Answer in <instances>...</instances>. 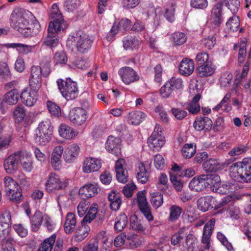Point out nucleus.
I'll list each match as a JSON object with an SVG mask.
<instances>
[{
	"instance_id": "3c124183",
	"label": "nucleus",
	"mask_w": 251,
	"mask_h": 251,
	"mask_svg": "<svg viewBox=\"0 0 251 251\" xmlns=\"http://www.w3.org/2000/svg\"><path fill=\"white\" fill-rule=\"evenodd\" d=\"M151 202L152 205L155 208L159 207L163 202V195L159 192L151 193Z\"/></svg>"
},
{
	"instance_id": "4468645a",
	"label": "nucleus",
	"mask_w": 251,
	"mask_h": 251,
	"mask_svg": "<svg viewBox=\"0 0 251 251\" xmlns=\"http://www.w3.org/2000/svg\"><path fill=\"white\" fill-rule=\"evenodd\" d=\"M11 224V216L8 211L0 214V238L3 239L9 233V226Z\"/></svg>"
},
{
	"instance_id": "bb28decb",
	"label": "nucleus",
	"mask_w": 251,
	"mask_h": 251,
	"mask_svg": "<svg viewBox=\"0 0 251 251\" xmlns=\"http://www.w3.org/2000/svg\"><path fill=\"white\" fill-rule=\"evenodd\" d=\"M136 178L138 182L142 184L146 183L149 180V174L147 171L143 163H139L136 170Z\"/></svg>"
},
{
	"instance_id": "f704fd0d",
	"label": "nucleus",
	"mask_w": 251,
	"mask_h": 251,
	"mask_svg": "<svg viewBox=\"0 0 251 251\" xmlns=\"http://www.w3.org/2000/svg\"><path fill=\"white\" fill-rule=\"evenodd\" d=\"M56 238V234H53L50 237L45 239L37 251H51Z\"/></svg>"
},
{
	"instance_id": "052dcab7",
	"label": "nucleus",
	"mask_w": 251,
	"mask_h": 251,
	"mask_svg": "<svg viewBox=\"0 0 251 251\" xmlns=\"http://www.w3.org/2000/svg\"><path fill=\"white\" fill-rule=\"evenodd\" d=\"M172 87V86L167 81L160 89L161 96L163 98H169L174 91Z\"/></svg>"
},
{
	"instance_id": "f257e3e1",
	"label": "nucleus",
	"mask_w": 251,
	"mask_h": 251,
	"mask_svg": "<svg viewBox=\"0 0 251 251\" xmlns=\"http://www.w3.org/2000/svg\"><path fill=\"white\" fill-rule=\"evenodd\" d=\"M10 25L25 37H30L37 35L40 30L39 22L34 19L29 25L27 13L24 9H15L10 17Z\"/></svg>"
},
{
	"instance_id": "338daca9",
	"label": "nucleus",
	"mask_w": 251,
	"mask_h": 251,
	"mask_svg": "<svg viewBox=\"0 0 251 251\" xmlns=\"http://www.w3.org/2000/svg\"><path fill=\"white\" fill-rule=\"evenodd\" d=\"M232 79V75L229 72L223 73L220 78L221 85L222 87H227L231 82Z\"/></svg>"
},
{
	"instance_id": "f8f14e48",
	"label": "nucleus",
	"mask_w": 251,
	"mask_h": 251,
	"mask_svg": "<svg viewBox=\"0 0 251 251\" xmlns=\"http://www.w3.org/2000/svg\"><path fill=\"white\" fill-rule=\"evenodd\" d=\"M42 73L39 66H33L30 69L29 86L31 89L38 91L41 86Z\"/></svg>"
},
{
	"instance_id": "6e6552de",
	"label": "nucleus",
	"mask_w": 251,
	"mask_h": 251,
	"mask_svg": "<svg viewBox=\"0 0 251 251\" xmlns=\"http://www.w3.org/2000/svg\"><path fill=\"white\" fill-rule=\"evenodd\" d=\"M163 128L162 126H155L153 132L148 139L149 146L153 150H158L165 144L164 136H162Z\"/></svg>"
},
{
	"instance_id": "b1692460",
	"label": "nucleus",
	"mask_w": 251,
	"mask_h": 251,
	"mask_svg": "<svg viewBox=\"0 0 251 251\" xmlns=\"http://www.w3.org/2000/svg\"><path fill=\"white\" fill-rule=\"evenodd\" d=\"M120 139L110 136L106 142V149L109 152L117 155L120 152Z\"/></svg>"
},
{
	"instance_id": "2eb2a0df",
	"label": "nucleus",
	"mask_w": 251,
	"mask_h": 251,
	"mask_svg": "<svg viewBox=\"0 0 251 251\" xmlns=\"http://www.w3.org/2000/svg\"><path fill=\"white\" fill-rule=\"evenodd\" d=\"M69 118L74 124L81 126L87 119V112L83 108L76 107L70 111Z\"/></svg>"
},
{
	"instance_id": "58836bf2",
	"label": "nucleus",
	"mask_w": 251,
	"mask_h": 251,
	"mask_svg": "<svg viewBox=\"0 0 251 251\" xmlns=\"http://www.w3.org/2000/svg\"><path fill=\"white\" fill-rule=\"evenodd\" d=\"M50 63V58L46 56L42 60L40 63L39 67L41 68V72L44 77L48 76L51 72Z\"/></svg>"
},
{
	"instance_id": "5701e85b",
	"label": "nucleus",
	"mask_w": 251,
	"mask_h": 251,
	"mask_svg": "<svg viewBox=\"0 0 251 251\" xmlns=\"http://www.w3.org/2000/svg\"><path fill=\"white\" fill-rule=\"evenodd\" d=\"M194 70V62L191 59L184 58L181 61L179 66L180 74L187 76L191 75Z\"/></svg>"
},
{
	"instance_id": "e433bc0d",
	"label": "nucleus",
	"mask_w": 251,
	"mask_h": 251,
	"mask_svg": "<svg viewBox=\"0 0 251 251\" xmlns=\"http://www.w3.org/2000/svg\"><path fill=\"white\" fill-rule=\"evenodd\" d=\"M142 242L139 236L136 234L126 235V245L131 248H137L141 245Z\"/></svg>"
},
{
	"instance_id": "13d9d810",
	"label": "nucleus",
	"mask_w": 251,
	"mask_h": 251,
	"mask_svg": "<svg viewBox=\"0 0 251 251\" xmlns=\"http://www.w3.org/2000/svg\"><path fill=\"white\" fill-rule=\"evenodd\" d=\"M139 41L133 37L126 38L123 40V47L126 50H132L138 44Z\"/></svg>"
},
{
	"instance_id": "473e14b6",
	"label": "nucleus",
	"mask_w": 251,
	"mask_h": 251,
	"mask_svg": "<svg viewBox=\"0 0 251 251\" xmlns=\"http://www.w3.org/2000/svg\"><path fill=\"white\" fill-rule=\"evenodd\" d=\"M19 97V93L17 90H12L4 95V102L9 105L16 104L18 101Z\"/></svg>"
},
{
	"instance_id": "412c9836",
	"label": "nucleus",
	"mask_w": 251,
	"mask_h": 251,
	"mask_svg": "<svg viewBox=\"0 0 251 251\" xmlns=\"http://www.w3.org/2000/svg\"><path fill=\"white\" fill-rule=\"evenodd\" d=\"M205 175L194 177L190 182L189 187L192 190L200 192L206 188Z\"/></svg>"
},
{
	"instance_id": "8fccbe9b",
	"label": "nucleus",
	"mask_w": 251,
	"mask_h": 251,
	"mask_svg": "<svg viewBox=\"0 0 251 251\" xmlns=\"http://www.w3.org/2000/svg\"><path fill=\"white\" fill-rule=\"evenodd\" d=\"M25 116L24 108L21 106H17L13 111V117L15 123L19 124L22 122Z\"/></svg>"
},
{
	"instance_id": "f3484780",
	"label": "nucleus",
	"mask_w": 251,
	"mask_h": 251,
	"mask_svg": "<svg viewBox=\"0 0 251 251\" xmlns=\"http://www.w3.org/2000/svg\"><path fill=\"white\" fill-rule=\"evenodd\" d=\"M131 25L130 20L127 18H123L119 23L118 25H113L110 31L106 36L108 40H112L113 36L117 33L118 30L124 32L129 29Z\"/></svg>"
},
{
	"instance_id": "37998d69",
	"label": "nucleus",
	"mask_w": 251,
	"mask_h": 251,
	"mask_svg": "<svg viewBox=\"0 0 251 251\" xmlns=\"http://www.w3.org/2000/svg\"><path fill=\"white\" fill-rule=\"evenodd\" d=\"M98 208V205L95 203L89 207L88 213L83 219V223H90L96 218Z\"/></svg>"
},
{
	"instance_id": "a878e982",
	"label": "nucleus",
	"mask_w": 251,
	"mask_h": 251,
	"mask_svg": "<svg viewBox=\"0 0 251 251\" xmlns=\"http://www.w3.org/2000/svg\"><path fill=\"white\" fill-rule=\"evenodd\" d=\"M58 133L61 137L67 140L75 138L78 134V131L72 126H59Z\"/></svg>"
},
{
	"instance_id": "4c0bfd02",
	"label": "nucleus",
	"mask_w": 251,
	"mask_h": 251,
	"mask_svg": "<svg viewBox=\"0 0 251 251\" xmlns=\"http://www.w3.org/2000/svg\"><path fill=\"white\" fill-rule=\"evenodd\" d=\"M108 199L110 202V205L113 210H117L119 209L122 201L119 194H116L115 192L109 194Z\"/></svg>"
},
{
	"instance_id": "de8ad7c7",
	"label": "nucleus",
	"mask_w": 251,
	"mask_h": 251,
	"mask_svg": "<svg viewBox=\"0 0 251 251\" xmlns=\"http://www.w3.org/2000/svg\"><path fill=\"white\" fill-rule=\"evenodd\" d=\"M173 41L175 45L180 46L185 43L187 39L186 35L183 32H176L172 35Z\"/></svg>"
},
{
	"instance_id": "cd10ccee",
	"label": "nucleus",
	"mask_w": 251,
	"mask_h": 251,
	"mask_svg": "<svg viewBox=\"0 0 251 251\" xmlns=\"http://www.w3.org/2000/svg\"><path fill=\"white\" fill-rule=\"evenodd\" d=\"M214 71L215 69L211 63L199 65L196 69V73L201 77L210 76Z\"/></svg>"
},
{
	"instance_id": "9d476101",
	"label": "nucleus",
	"mask_w": 251,
	"mask_h": 251,
	"mask_svg": "<svg viewBox=\"0 0 251 251\" xmlns=\"http://www.w3.org/2000/svg\"><path fill=\"white\" fill-rule=\"evenodd\" d=\"M215 219L212 218L204 226L201 243L204 249H209L210 247L211 236L215 227Z\"/></svg>"
},
{
	"instance_id": "ddd939ff",
	"label": "nucleus",
	"mask_w": 251,
	"mask_h": 251,
	"mask_svg": "<svg viewBox=\"0 0 251 251\" xmlns=\"http://www.w3.org/2000/svg\"><path fill=\"white\" fill-rule=\"evenodd\" d=\"M119 74L123 81L126 84L137 81L140 78L137 73L129 67L121 68L119 71Z\"/></svg>"
},
{
	"instance_id": "774afa93",
	"label": "nucleus",
	"mask_w": 251,
	"mask_h": 251,
	"mask_svg": "<svg viewBox=\"0 0 251 251\" xmlns=\"http://www.w3.org/2000/svg\"><path fill=\"white\" fill-rule=\"evenodd\" d=\"M89 208V203L86 201H80L77 207V213L80 217H82Z\"/></svg>"
},
{
	"instance_id": "6e6d98bb",
	"label": "nucleus",
	"mask_w": 251,
	"mask_h": 251,
	"mask_svg": "<svg viewBox=\"0 0 251 251\" xmlns=\"http://www.w3.org/2000/svg\"><path fill=\"white\" fill-rule=\"evenodd\" d=\"M47 107L50 113L54 116L59 117L61 115L60 107L56 103L50 101H48Z\"/></svg>"
},
{
	"instance_id": "a19ab883",
	"label": "nucleus",
	"mask_w": 251,
	"mask_h": 251,
	"mask_svg": "<svg viewBox=\"0 0 251 251\" xmlns=\"http://www.w3.org/2000/svg\"><path fill=\"white\" fill-rule=\"evenodd\" d=\"M147 115L141 111H136L130 114V123L134 126H137L145 119Z\"/></svg>"
},
{
	"instance_id": "ea45409f",
	"label": "nucleus",
	"mask_w": 251,
	"mask_h": 251,
	"mask_svg": "<svg viewBox=\"0 0 251 251\" xmlns=\"http://www.w3.org/2000/svg\"><path fill=\"white\" fill-rule=\"evenodd\" d=\"M206 186L209 187L213 190V188H217L221 183L220 176L216 174L205 175Z\"/></svg>"
},
{
	"instance_id": "680f3d73",
	"label": "nucleus",
	"mask_w": 251,
	"mask_h": 251,
	"mask_svg": "<svg viewBox=\"0 0 251 251\" xmlns=\"http://www.w3.org/2000/svg\"><path fill=\"white\" fill-rule=\"evenodd\" d=\"M202 43L205 48L208 50H211L216 43V37L213 36H209L202 39Z\"/></svg>"
},
{
	"instance_id": "c9c22d12",
	"label": "nucleus",
	"mask_w": 251,
	"mask_h": 251,
	"mask_svg": "<svg viewBox=\"0 0 251 251\" xmlns=\"http://www.w3.org/2000/svg\"><path fill=\"white\" fill-rule=\"evenodd\" d=\"M182 212V208L178 205H172L169 208L168 220L171 222H176Z\"/></svg>"
},
{
	"instance_id": "7ed1b4c3",
	"label": "nucleus",
	"mask_w": 251,
	"mask_h": 251,
	"mask_svg": "<svg viewBox=\"0 0 251 251\" xmlns=\"http://www.w3.org/2000/svg\"><path fill=\"white\" fill-rule=\"evenodd\" d=\"M229 175L233 179L242 182H251V158H245L242 161L229 166Z\"/></svg>"
},
{
	"instance_id": "4be33fe9",
	"label": "nucleus",
	"mask_w": 251,
	"mask_h": 251,
	"mask_svg": "<svg viewBox=\"0 0 251 251\" xmlns=\"http://www.w3.org/2000/svg\"><path fill=\"white\" fill-rule=\"evenodd\" d=\"M79 151V147L77 144L69 145L65 151L64 156L66 162L71 163L74 161L78 155Z\"/></svg>"
},
{
	"instance_id": "4d7b16f0",
	"label": "nucleus",
	"mask_w": 251,
	"mask_h": 251,
	"mask_svg": "<svg viewBox=\"0 0 251 251\" xmlns=\"http://www.w3.org/2000/svg\"><path fill=\"white\" fill-rule=\"evenodd\" d=\"M53 59L55 65L66 64L68 61L67 55L63 51L56 52L54 54Z\"/></svg>"
},
{
	"instance_id": "dca6fc26",
	"label": "nucleus",
	"mask_w": 251,
	"mask_h": 251,
	"mask_svg": "<svg viewBox=\"0 0 251 251\" xmlns=\"http://www.w3.org/2000/svg\"><path fill=\"white\" fill-rule=\"evenodd\" d=\"M101 167L100 159L94 157L86 158L82 165V171L85 173H91L98 171Z\"/></svg>"
},
{
	"instance_id": "c03bdc74",
	"label": "nucleus",
	"mask_w": 251,
	"mask_h": 251,
	"mask_svg": "<svg viewBox=\"0 0 251 251\" xmlns=\"http://www.w3.org/2000/svg\"><path fill=\"white\" fill-rule=\"evenodd\" d=\"M185 243L188 251H198V240L192 234H189L186 238Z\"/></svg>"
},
{
	"instance_id": "2f4dec72",
	"label": "nucleus",
	"mask_w": 251,
	"mask_h": 251,
	"mask_svg": "<svg viewBox=\"0 0 251 251\" xmlns=\"http://www.w3.org/2000/svg\"><path fill=\"white\" fill-rule=\"evenodd\" d=\"M44 218L43 214L40 211H36L31 218L30 223L33 231H36L42 225Z\"/></svg>"
},
{
	"instance_id": "1a4fd4ad",
	"label": "nucleus",
	"mask_w": 251,
	"mask_h": 251,
	"mask_svg": "<svg viewBox=\"0 0 251 251\" xmlns=\"http://www.w3.org/2000/svg\"><path fill=\"white\" fill-rule=\"evenodd\" d=\"M20 156V151H17L11 154L5 159L3 166L7 174H13L18 169Z\"/></svg>"
},
{
	"instance_id": "79ce46f5",
	"label": "nucleus",
	"mask_w": 251,
	"mask_h": 251,
	"mask_svg": "<svg viewBox=\"0 0 251 251\" xmlns=\"http://www.w3.org/2000/svg\"><path fill=\"white\" fill-rule=\"evenodd\" d=\"M3 251H16L13 248L15 241L13 238L9 236V233L5 236L3 239H0Z\"/></svg>"
},
{
	"instance_id": "603ef678",
	"label": "nucleus",
	"mask_w": 251,
	"mask_h": 251,
	"mask_svg": "<svg viewBox=\"0 0 251 251\" xmlns=\"http://www.w3.org/2000/svg\"><path fill=\"white\" fill-rule=\"evenodd\" d=\"M240 25L239 19L238 16L235 14L230 17L228 21L226 23L227 27L232 31H236Z\"/></svg>"
},
{
	"instance_id": "393cba45",
	"label": "nucleus",
	"mask_w": 251,
	"mask_h": 251,
	"mask_svg": "<svg viewBox=\"0 0 251 251\" xmlns=\"http://www.w3.org/2000/svg\"><path fill=\"white\" fill-rule=\"evenodd\" d=\"M214 202L213 197L207 196L199 198L197 201V205L200 210L205 212L213 208Z\"/></svg>"
},
{
	"instance_id": "9b49d317",
	"label": "nucleus",
	"mask_w": 251,
	"mask_h": 251,
	"mask_svg": "<svg viewBox=\"0 0 251 251\" xmlns=\"http://www.w3.org/2000/svg\"><path fill=\"white\" fill-rule=\"evenodd\" d=\"M75 47L77 51L81 53L87 52L91 47L93 39L86 34L81 35L75 37Z\"/></svg>"
},
{
	"instance_id": "423d86ee",
	"label": "nucleus",
	"mask_w": 251,
	"mask_h": 251,
	"mask_svg": "<svg viewBox=\"0 0 251 251\" xmlns=\"http://www.w3.org/2000/svg\"><path fill=\"white\" fill-rule=\"evenodd\" d=\"M68 185V181L61 179L55 174H50L46 183V189L49 192H54L58 190L65 189Z\"/></svg>"
},
{
	"instance_id": "72a5a7b5",
	"label": "nucleus",
	"mask_w": 251,
	"mask_h": 251,
	"mask_svg": "<svg viewBox=\"0 0 251 251\" xmlns=\"http://www.w3.org/2000/svg\"><path fill=\"white\" fill-rule=\"evenodd\" d=\"M128 222L127 217L125 213H121L115 219L114 229L118 231H122Z\"/></svg>"
},
{
	"instance_id": "20e7f679",
	"label": "nucleus",
	"mask_w": 251,
	"mask_h": 251,
	"mask_svg": "<svg viewBox=\"0 0 251 251\" xmlns=\"http://www.w3.org/2000/svg\"><path fill=\"white\" fill-rule=\"evenodd\" d=\"M56 82L62 95L66 100H73L77 97L78 89L76 82L67 78L65 81L58 79Z\"/></svg>"
},
{
	"instance_id": "a18cd8bd",
	"label": "nucleus",
	"mask_w": 251,
	"mask_h": 251,
	"mask_svg": "<svg viewBox=\"0 0 251 251\" xmlns=\"http://www.w3.org/2000/svg\"><path fill=\"white\" fill-rule=\"evenodd\" d=\"M196 151V146L193 144H186L181 150L182 156L185 158L193 156Z\"/></svg>"
},
{
	"instance_id": "bf43d9fd",
	"label": "nucleus",
	"mask_w": 251,
	"mask_h": 251,
	"mask_svg": "<svg viewBox=\"0 0 251 251\" xmlns=\"http://www.w3.org/2000/svg\"><path fill=\"white\" fill-rule=\"evenodd\" d=\"M196 61L198 65L211 63L209 60L208 54L204 51L198 53L196 57Z\"/></svg>"
},
{
	"instance_id": "c756f323",
	"label": "nucleus",
	"mask_w": 251,
	"mask_h": 251,
	"mask_svg": "<svg viewBox=\"0 0 251 251\" xmlns=\"http://www.w3.org/2000/svg\"><path fill=\"white\" fill-rule=\"evenodd\" d=\"M203 169L206 172H217L222 168L219 161L215 159L210 158L205 161L202 165Z\"/></svg>"
},
{
	"instance_id": "f03ea898",
	"label": "nucleus",
	"mask_w": 251,
	"mask_h": 251,
	"mask_svg": "<svg viewBox=\"0 0 251 251\" xmlns=\"http://www.w3.org/2000/svg\"><path fill=\"white\" fill-rule=\"evenodd\" d=\"M50 18L53 21L49 23L48 34L43 43L45 45L53 48L58 44V39L55 37V34L65 28L62 14L56 3H53L51 6Z\"/></svg>"
},
{
	"instance_id": "69168bd1",
	"label": "nucleus",
	"mask_w": 251,
	"mask_h": 251,
	"mask_svg": "<svg viewBox=\"0 0 251 251\" xmlns=\"http://www.w3.org/2000/svg\"><path fill=\"white\" fill-rule=\"evenodd\" d=\"M193 126H212V122L207 117L201 116L196 118Z\"/></svg>"
},
{
	"instance_id": "864d4df0",
	"label": "nucleus",
	"mask_w": 251,
	"mask_h": 251,
	"mask_svg": "<svg viewBox=\"0 0 251 251\" xmlns=\"http://www.w3.org/2000/svg\"><path fill=\"white\" fill-rule=\"evenodd\" d=\"M223 2L232 14L234 15L238 12L240 3L239 0H223Z\"/></svg>"
},
{
	"instance_id": "0eeeda50",
	"label": "nucleus",
	"mask_w": 251,
	"mask_h": 251,
	"mask_svg": "<svg viewBox=\"0 0 251 251\" xmlns=\"http://www.w3.org/2000/svg\"><path fill=\"white\" fill-rule=\"evenodd\" d=\"M53 127V126H38L34 133L35 142L40 145H46L51 139Z\"/></svg>"
},
{
	"instance_id": "49530a36",
	"label": "nucleus",
	"mask_w": 251,
	"mask_h": 251,
	"mask_svg": "<svg viewBox=\"0 0 251 251\" xmlns=\"http://www.w3.org/2000/svg\"><path fill=\"white\" fill-rule=\"evenodd\" d=\"M87 224L83 223V220L81 226L76 230L75 235L78 240L81 241L88 235L90 227L87 225Z\"/></svg>"
},
{
	"instance_id": "e2e57ef3",
	"label": "nucleus",
	"mask_w": 251,
	"mask_h": 251,
	"mask_svg": "<svg viewBox=\"0 0 251 251\" xmlns=\"http://www.w3.org/2000/svg\"><path fill=\"white\" fill-rule=\"evenodd\" d=\"M80 4V0H66L64 3V7L66 10L72 11L76 8Z\"/></svg>"
},
{
	"instance_id": "6ab92c4d",
	"label": "nucleus",
	"mask_w": 251,
	"mask_h": 251,
	"mask_svg": "<svg viewBox=\"0 0 251 251\" xmlns=\"http://www.w3.org/2000/svg\"><path fill=\"white\" fill-rule=\"evenodd\" d=\"M222 2L217 3L212 9L210 20L216 26H219L222 23Z\"/></svg>"
},
{
	"instance_id": "39448f33",
	"label": "nucleus",
	"mask_w": 251,
	"mask_h": 251,
	"mask_svg": "<svg viewBox=\"0 0 251 251\" xmlns=\"http://www.w3.org/2000/svg\"><path fill=\"white\" fill-rule=\"evenodd\" d=\"M4 187L9 199L19 203L22 200V192L21 186L12 177L6 176L3 178Z\"/></svg>"
},
{
	"instance_id": "7c9ffc66",
	"label": "nucleus",
	"mask_w": 251,
	"mask_h": 251,
	"mask_svg": "<svg viewBox=\"0 0 251 251\" xmlns=\"http://www.w3.org/2000/svg\"><path fill=\"white\" fill-rule=\"evenodd\" d=\"M20 161L23 169L26 172H30L33 168L32 158L28 153H25L20 151Z\"/></svg>"
},
{
	"instance_id": "aec40b11",
	"label": "nucleus",
	"mask_w": 251,
	"mask_h": 251,
	"mask_svg": "<svg viewBox=\"0 0 251 251\" xmlns=\"http://www.w3.org/2000/svg\"><path fill=\"white\" fill-rule=\"evenodd\" d=\"M34 90L28 91L27 90H24L20 95L22 102L28 106H33L37 101V92Z\"/></svg>"
},
{
	"instance_id": "5fc2aeb1",
	"label": "nucleus",
	"mask_w": 251,
	"mask_h": 251,
	"mask_svg": "<svg viewBox=\"0 0 251 251\" xmlns=\"http://www.w3.org/2000/svg\"><path fill=\"white\" fill-rule=\"evenodd\" d=\"M0 77L6 80L10 79V70L7 64L5 62L0 63Z\"/></svg>"
},
{
	"instance_id": "0e129e2a",
	"label": "nucleus",
	"mask_w": 251,
	"mask_h": 251,
	"mask_svg": "<svg viewBox=\"0 0 251 251\" xmlns=\"http://www.w3.org/2000/svg\"><path fill=\"white\" fill-rule=\"evenodd\" d=\"M137 201L138 207L140 209L149 206L145 194L143 192H140L138 193L137 195Z\"/></svg>"
},
{
	"instance_id": "09e8293b",
	"label": "nucleus",
	"mask_w": 251,
	"mask_h": 251,
	"mask_svg": "<svg viewBox=\"0 0 251 251\" xmlns=\"http://www.w3.org/2000/svg\"><path fill=\"white\" fill-rule=\"evenodd\" d=\"M130 226L132 229L138 232H143L145 230V226L138 220L135 215L132 216L130 218Z\"/></svg>"
},
{
	"instance_id": "c85d7f7f",
	"label": "nucleus",
	"mask_w": 251,
	"mask_h": 251,
	"mask_svg": "<svg viewBox=\"0 0 251 251\" xmlns=\"http://www.w3.org/2000/svg\"><path fill=\"white\" fill-rule=\"evenodd\" d=\"M76 223L75 215L72 212L68 213L64 223V230L67 234L72 233L75 229Z\"/></svg>"
},
{
	"instance_id": "a211bd4d",
	"label": "nucleus",
	"mask_w": 251,
	"mask_h": 251,
	"mask_svg": "<svg viewBox=\"0 0 251 251\" xmlns=\"http://www.w3.org/2000/svg\"><path fill=\"white\" fill-rule=\"evenodd\" d=\"M98 188L95 183H87L80 188L79 194L83 199L91 198L98 194Z\"/></svg>"
}]
</instances>
